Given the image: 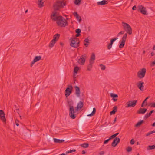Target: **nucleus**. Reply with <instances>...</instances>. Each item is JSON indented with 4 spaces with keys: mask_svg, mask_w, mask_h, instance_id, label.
<instances>
[{
    "mask_svg": "<svg viewBox=\"0 0 155 155\" xmlns=\"http://www.w3.org/2000/svg\"><path fill=\"white\" fill-rule=\"evenodd\" d=\"M87 58V55L85 54L81 56L80 58L78 60V63L81 65H84Z\"/></svg>",
    "mask_w": 155,
    "mask_h": 155,
    "instance_id": "1a4fd4ad",
    "label": "nucleus"
},
{
    "mask_svg": "<svg viewBox=\"0 0 155 155\" xmlns=\"http://www.w3.org/2000/svg\"><path fill=\"white\" fill-rule=\"evenodd\" d=\"M88 37L85 38L84 41V44L86 47H87L90 43Z\"/></svg>",
    "mask_w": 155,
    "mask_h": 155,
    "instance_id": "b1692460",
    "label": "nucleus"
},
{
    "mask_svg": "<svg viewBox=\"0 0 155 155\" xmlns=\"http://www.w3.org/2000/svg\"><path fill=\"white\" fill-rule=\"evenodd\" d=\"M86 153L85 151L84 150H83L82 151V153L83 154H85Z\"/></svg>",
    "mask_w": 155,
    "mask_h": 155,
    "instance_id": "052dcab7",
    "label": "nucleus"
},
{
    "mask_svg": "<svg viewBox=\"0 0 155 155\" xmlns=\"http://www.w3.org/2000/svg\"><path fill=\"white\" fill-rule=\"evenodd\" d=\"M110 140L109 139V138L108 139H107L106 140H105L104 142V144H107V143H108V141Z\"/></svg>",
    "mask_w": 155,
    "mask_h": 155,
    "instance_id": "8fccbe9b",
    "label": "nucleus"
},
{
    "mask_svg": "<svg viewBox=\"0 0 155 155\" xmlns=\"http://www.w3.org/2000/svg\"><path fill=\"white\" fill-rule=\"evenodd\" d=\"M154 112H155V111H154V110H152L149 113H148V114L150 116Z\"/></svg>",
    "mask_w": 155,
    "mask_h": 155,
    "instance_id": "3c124183",
    "label": "nucleus"
},
{
    "mask_svg": "<svg viewBox=\"0 0 155 155\" xmlns=\"http://www.w3.org/2000/svg\"><path fill=\"white\" fill-rule=\"evenodd\" d=\"M117 106H114L113 108V110L111 111L110 114L111 115H114L115 114V113L117 112Z\"/></svg>",
    "mask_w": 155,
    "mask_h": 155,
    "instance_id": "a878e982",
    "label": "nucleus"
},
{
    "mask_svg": "<svg viewBox=\"0 0 155 155\" xmlns=\"http://www.w3.org/2000/svg\"><path fill=\"white\" fill-rule=\"evenodd\" d=\"M18 120H15V124H16V126H18L19 125V124L18 123Z\"/></svg>",
    "mask_w": 155,
    "mask_h": 155,
    "instance_id": "864d4df0",
    "label": "nucleus"
},
{
    "mask_svg": "<svg viewBox=\"0 0 155 155\" xmlns=\"http://www.w3.org/2000/svg\"><path fill=\"white\" fill-rule=\"evenodd\" d=\"M127 152H129L132 151V148L130 147H128L126 149Z\"/></svg>",
    "mask_w": 155,
    "mask_h": 155,
    "instance_id": "4c0bfd02",
    "label": "nucleus"
},
{
    "mask_svg": "<svg viewBox=\"0 0 155 155\" xmlns=\"http://www.w3.org/2000/svg\"><path fill=\"white\" fill-rule=\"evenodd\" d=\"M81 0H75L74 4L76 5H79L80 4Z\"/></svg>",
    "mask_w": 155,
    "mask_h": 155,
    "instance_id": "e433bc0d",
    "label": "nucleus"
},
{
    "mask_svg": "<svg viewBox=\"0 0 155 155\" xmlns=\"http://www.w3.org/2000/svg\"><path fill=\"white\" fill-rule=\"evenodd\" d=\"M124 31H121L120 32H119L118 34L117 35V36L118 37V36H119L120 35L124 34Z\"/></svg>",
    "mask_w": 155,
    "mask_h": 155,
    "instance_id": "c03bdc74",
    "label": "nucleus"
},
{
    "mask_svg": "<svg viewBox=\"0 0 155 155\" xmlns=\"http://www.w3.org/2000/svg\"><path fill=\"white\" fill-rule=\"evenodd\" d=\"M84 119H82L80 121V124L81 125H82L84 122Z\"/></svg>",
    "mask_w": 155,
    "mask_h": 155,
    "instance_id": "09e8293b",
    "label": "nucleus"
},
{
    "mask_svg": "<svg viewBox=\"0 0 155 155\" xmlns=\"http://www.w3.org/2000/svg\"><path fill=\"white\" fill-rule=\"evenodd\" d=\"M119 134V133H116L114 134V136L115 137L117 136Z\"/></svg>",
    "mask_w": 155,
    "mask_h": 155,
    "instance_id": "bf43d9fd",
    "label": "nucleus"
},
{
    "mask_svg": "<svg viewBox=\"0 0 155 155\" xmlns=\"http://www.w3.org/2000/svg\"><path fill=\"white\" fill-rule=\"evenodd\" d=\"M104 153V151H101L100 153V155H103Z\"/></svg>",
    "mask_w": 155,
    "mask_h": 155,
    "instance_id": "13d9d810",
    "label": "nucleus"
},
{
    "mask_svg": "<svg viewBox=\"0 0 155 155\" xmlns=\"http://www.w3.org/2000/svg\"><path fill=\"white\" fill-rule=\"evenodd\" d=\"M0 118L3 122H5L6 119L5 117V114L2 110H0Z\"/></svg>",
    "mask_w": 155,
    "mask_h": 155,
    "instance_id": "a211bd4d",
    "label": "nucleus"
},
{
    "mask_svg": "<svg viewBox=\"0 0 155 155\" xmlns=\"http://www.w3.org/2000/svg\"><path fill=\"white\" fill-rule=\"evenodd\" d=\"M96 110L95 108H93V111L92 112V113L89 114H88L87 115V116H93L95 114V112H96Z\"/></svg>",
    "mask_w": 155,
    "mask_h": 155,
    "instance_id": "c756f323",
    "label": "nucleus"
},
{
    "mask_svg": "<svg viewBox=\"0 0 155 155\" xmlns=\"http://www.w3.org/2000/svg\"><path fill=\"white\" fill-rule=\"evenodd\" d=\"M28 11V10H26L25 11V13H26Z\"/></svg>",
    "mask_w": 155,
    "mask_h": 155,
    "instance_id": "774afa93",
    "label": "nucleus"
},
{
    "mask_svg": "<svg viewBox=\"0 0 155 155\" xmlns=\"http://www.w3.org/2000/svg\"><path fill=\"white\" fill-rule=\"evenodd\" d=\"M73 87L71 85H69L65 90V95L66 97H68L72 92Z\"/></svg>",
    "mask_w": 155,
    "mask_h": 155,
    "instance_id": "6e6552de",
    "label": "nucleus"
},
{
    "mask_svg": "<svg viewBox=\"0 0 155 155\" xmlns=\"http://www.w3.org/2000/svg\"><path fill=\"white\" fill-rule=\"evenodd\" d=\"M137 102V100H134L129 101L127 103L126 107L127 108L134 107L135 106Z\"/></svg>",
    "mask_w": 155,
    "mask_h": 155,
    "instance_id": "9d476101",
    "label": "nucleus"
},
{
    "mask_svg": "<svg viewBox=\"0 0 155 155\" xmlns=\"http://www.w3.org/2000/svg\"><path fill=\"white\" fill-rule=\"evenodd\" d=\"M136 9H137V7H136V6L135 5L132 8V10H136Z\"/></svg>",
    "mask_w": 155,
    "mask_h": 155,
    "instance_id": "6e6d98bb",
    "label": "nucleus"
},
{
    "mask_svg": "<svg viewBox=\"0 0 155 155\" xmlns=\"http://www.w3.org/2000/svg\"><path fill=\"white\" fill-rule=\"evenodd\" d=\"M146 73V69L145 68H143L137 72V76L140 78H142L144 77Z\"/></svg>",
    "mask_w": 155,
    "mask_h": 155,
    "instance_id": "0eeeda50",
    "label": "nucleus"
},
{
    "mask_svg": "<svg viewBox=\"0 0 155 155\" xmlns=\"http://www.w3.org/2000/svg\"><path fill=\"white\" fill-rule=\"evenodd\" d=\"M95 59V56L94 53H92L89 60V62L91 64H93Z\"/></svg>",
    "mask_w": 155,
    "mask_h": 155,
    "instance_id": "aec40b11",
    "label": "nucleus"
},
{
    "mask_svg": "<svg viewBox=\"0 0 155 155\" xmlns=\"http://www.w3.org/2000/svg\"><path fill=\"white\" fill-rule=\"evenodd\" d=\"M75 94L78 97H79L80 96V91L79 87L78 86H75Z\"/></svg>",
    "mask_w": 155,
    "mask_h": 155,
    "instance_id": "f3484780",
    "label": "nucleus"
},
{
    "mask_svg": "<svg viewBox=\"0 0 155 155\" xmlns=\"http://www.w3.org/2000/svg\"><path fill=\"white\" fill-rule=\"evenodd\" d=\"M147 111V109L140 108L137 111V113L139 114H143L146 112Z\"/></svg>",
    "mask_w": 155,
    "mask_h": 155,
    "instance_id": "412c9836",
    "label": "nucleus"
},
{
    "mask_svg": "<svg viewBox=\"0 0 155 155\" xmlns=\"http://www.w3.org/2000/svg\"><path fill=\"white\" fill-rule=\"evenodd\" d=\"M42 0H38V6L40 7H42L44 5V2H43Z\"/></svg>",
    "mask_w": 155,
    "mask_h": 155,
    "instance_id": "cd10ccee",
    "label": "nucleus"
},
{
    "mask_svg": "<svg viewBox=\"0 0 155 155\" xmlns=\"http://www.w3.org/2000/svg\"><path fill=\"white\" fill-rule=\"evenodd\" d=\"M149 117H150V116L149 115V114H148V113H147L146 114V115L144 116V119H146L148 118Z\"/></svg>",
    "mask_w": 155,
    "mask_h": 155,
    "instance_id": "49530a36",
    "label": "nucleus"
},
{
    "mask_svg": "<svg viewBox=\"0 0 155 155\" xmlns=\"http://www.w3.org/2000/svg\"><path fill=\"white\" fill-rule=\"evenodd\" d=\"M153 49V50H155V45L154 46Z\"/></svg>",
    "mask_w": 155,
    "mask_h": 155,
    "instance_id": "69168bd1",
    "label": "nucleus"
},
{
    "mask_svg": "<svg viewBox=\"0 0 155 155\" xmlns=\"http://www.w3.org/2000/svg\"><path fill=\"white\" fill-rule=\"evenodd\" d=\"M116 120H117V117H115L114 120V123L116 122Z\"/></svg>",
    "mask_w": 155,
    "mask_h": 155,
    "instance_id": "0e129e2a",
    "label": "nucleus"
},
{
    "mask_svg": "<svg viewBox=\"0 0 155 155\" xmlns=\"http://www.w3.org/2000/svg\"><path fill=\"white\" fill-rule=\"evenodd\" d=\"M66 5V3L64 2L63 0H59L56 2L53 5V8L55 11L59 10Z\"/></svg>",
    "mask_w": 155,
    "mask_h": 155,
    "instance_id": "f03ea898",
    "label": "nucleus"
},
{
    "mask_svg": "<svg viewBox=\"0 0 155 155\" xmlns=\"http://www.w3.org/2000/svg\"><path fill=\"white\" fill-rule=\"evenodd\" d=\"M118 39L117 37H116L112 39L110 41V43L107 46V49H110L112 48V44L113 42L116 40Z\"/></svg>",
    "mask_w": 155,
    "mask_h": 155,
    "instance_id": "6ab92c4d",
    "label": "nucleus"
},
{
    "mask_svg": "<svg viewBox=\"0 0 155 155\" xmlns=\"http://www.w3.org/2000/svg\"><path fill=\"white\" fill-rule=\"evenodd\" d=\"M113 100L115 101H117V99H115L114 98H113Z\"/></svg>",
    "mask_w": 155,
    "mask_h": 155,
    "instance_id": "680f3d73",
    "label": "nucleus"
},
{
    "mask_svg": "<svg viewBox=\"0 0 155 155\" xmlns=\"http://www.w3.org/2000/svg\"><path fill=\"white\" fill-rule=\"evenodd\" d=\"M54 142L56 143H61L63 142L64 140H60L56 138H54L53 139Z\"/></svg>",
    "mask_w": 155,
    "mask_h": 155,
    "instance_id": "bb28decb",
    "label": "nucleus"
},
{
    "mask_svg": "<svg viewBox=\"0 0 155 155\" xmlns=\"http://www.w3.org/2000/svg\"><path fill=\"white\" fill-rule=\"evenodd\" d=\"M153 133H155V131L153 130V131H150V132L147 133V134H146V136H148L150 135L151 134Z\"/></svg>",
    "mask_w": 155,
    "mask_h": 155,
    "instance_id": "ea45409f",
    "label": "nucleus"
},
{
    "mask_svg": "<svg viewBox=\"0 0 155 155\" xmlns=\"http://www.w3.org/2000/svg\"><path fill=\"white\" fill-rule=\"evenodd\" d=\"M60 45H63V43H61H61H60Z\"/></svg>",
    "mask_w": 155,
    "mask_h": 155,
    "instance_id": "338daca9",
    "label": "nucleus"
},
{
    "mask_svg": "<svg viewBox=\"0 0 155 155\" xmlns=\"http://www.w3.org/2000/svg\"><path fill=\"white\" fill-rule=\"evenodd\" d=\"M150 105L151 107H155V102L151 103L150 104Z\"/></svg>",
    "mask_w": 155,
    "mask_h": 155,
    "instance_id": "de8ad7c7",
    "label": "nucleus"
},
{
    "mask_svg": "<svg viewBox=\"0 0 155 155\" xmlns=\"http://www.w3.org/2000/svg\"><path fill=\"white\" fill-rule=\"evenodd\" d=\"M41 57L40 56L35 57L34 59L32 61L31 63V67L35 62L41 60Z\"/></svg>",
    "mask_w": 155,
    "mask_h": 155,
    "instance_id": "2eb2a0df",
    "label": "nucleus"
},
{
    "mask_svg": "<svg viewBox=\"0 0 155 155\" xmlns=\"http://www.w3.org/2000/svg\"><path fill=\"white\" fill-rule=\"evenodd\" d=\"M143 122V120H142L140 121L139 122H138V123H137V124L135 125V127H138L141 125L142 124Z\"/></svg>",
    "mask_w": 155,
    "mask_h": 155,
    "instance_id": "f704fd0d",
    "label": "nucleus"
},
{
    "mask_svg": "<svg viewBox=\"0 0 155 155\" xmlns=\"http://www.w3.org/2000/svg\"><path fill=\"white\" fill-rule=\"evenodd\" d=\"M135 143V142L134 141V139H132L130 141V144L131 145H133Z\"/></svg>",
    "mask_w": 155,
    "mask_h": 155,
    "instance_id": "a18cd8bd",
    "label": "nucleus"
},
{
    "mask_svg": "<svg viewBox=\"0 0 155 155\" xmlns=\"http://www.w3.org/2000/svg\"><path fill=\"white\" fill-rule=\"evenodd\" d=\"M83 105V102L81 101H79L78 104L77 106L75 107V110L74 109V115H76V113L82 108Z\"/></svg>",
    "mask_w": 155,
    "mask_h": 155,
    "instance_id": "423d86ee",
    "label": "nucleus"
},
{
    "mask_svg": "<svg viewBox=\"0 0 155 155\" xmlns=\"http://www.w3.org/2000/svg\"><path fill=\"white\" fill-rule=\"evenodd\" d=\"M137 11L144 15H147V11L146 8L142 5H139L137 6Z\"/></svg>",
    "mask_w": 155,
    "mask_h": 155,
    "instance_id": "9b49d317",
    "label": "nucleus"
},
{
    "mask_svg": "<svg viewBox=\"0 0 155 155\" xmlns=\"http://www.w3.org/2000/svg\"><path fill=\"white\" fill-rule=\"evenodd\" d=\"M110 96L111 97H113V98H117L118 97V95L117 94L113 93H111L110 94Z\"/></svg>",
    "mask_w": 155,
    "mask_h": 155,
    "instance_id": "a19ab883",
    "label": "nucleus"
},
{
    "mask_svg": "<svg viewBox=\"0 0 155 155\" xmlns=\"http://www.w3.org/2000/svg\"><path fill=\"white\" fill-rule=\"evenodd\" d=\"M152 126L153 127L155 126V122L153 123V124L152 125Z\"/></svg>",
    "mask_w": 155,
    "mask_h": 155,
    "instance_id": "e2e57ef3",
    "label": "nucleus"
},
{
    "mask_svg": "<svg viewBox=\"0 0 155 155\" xmlns=\"http://www.w3.org/2000/svg\"><path fill=\"white\" fill-rule=\"evenodd\" d=\"M144 82L140 81L137 84V85L138 88L141 91H143L144 89Z\"/></svg>",
    "mask_w": 155,
    "mask_h": 155,
    "instance_id": "dca6fc26",
    "label": "nucleus"
},
{
    "mask_svg": "<svg viewBox=\"0 0 155 155\" xmlns=\"http://www.w3.org/2000/svg\"><path fill=\"white\" fill-rule=\"evenodd\" d=\"M75 32L77 33L80 34L81 32V30L80 29H77L76 30Z\"/></svg>",
    "mask_w": 155,
    "mask_h": 155,
    "instance_id": "37998d69",
    "label": "nucleus"
},
{
    "mask_svg": "<svg viewBox=\"0 0 155 155\" xmlns=\"http://www.w3.org/2000/svg\"><path fill=\"white\" fill-rule=\"evenodd\" d=\"M122 26L123 29L126 32L127 34L130 35L132 34V29L130 25L124 22H122Z\"/></svg>",
    "mask_w": 155,
    "mask_h": 155,
    "instance_id": "20e7f679",
    "label": "nucleus"
},
{
    "mask_svg": "<svg viewBox=\"0 0 155 155\" xmlns=\"http://www.w3.org/2000/svg\"><path fill=\"white\" fill-rule=\"evenodd\" d=\"M56 22L58 25L61 27H65L68 25L67 21L61 16H60Z\"/></svg>",
    "mask_w": 155,
    "mask_h": 155,
    "instance_id": "39448f33",
    "label": "nucleus"
},
{
    "mask_svg": "<svg viewBox=\"0 0 155 155\" xmlns=\"http://www.w3.org/2000/svg\"><path fill=\"white\" fill-rule=\"evenodd\" d=\"M155 65V60L153 61L152 62V63L151 64V66H154Z\"/></svg>",
    "mask_w": 155,
    "mask_h": 155,
    "instance_id": "5fc2aeb1",
    "label": "nucleus"
},
{
    "mask_svg": "<svg viewBox=\"0 0 155 155\" xmlns=\"http://www.w3.org/2000/svg\"><path fill=\"white\" fill-rule=\"evenodd\" d=\"M80 146L82 147L86 148H87L89 146V144L87 143H84L83 144H82L80 145Z\"/></svg>",
    "mask_w": 155,
    "mask_h": 155,
    "instance_id": "2f4dec72",
    "label": "nucleus"
},
{
    "mask_svg": "<svg viewBox=\"0 0 155 155\" xmlns=\"http://www.w3.org/2000/svg\"><path fill=\"white\" fill-rule=\"evenodd\" d=\"M74 16L76 17L78 21L79 22H80L81 21V18L80 16L78 13L76 12H75L73 13Z\"/></svg>",
    "mask_w": 155,
    "mask_h": 155,
    "instance_id": "4be33fe9",
    "label": "nucleus"
},
{
    "mask_svg": "<svg viewBox=\"0 0 155 155\" xmlns=\"http://www.w3.org/2000/svg\"><path fill=\"white\" fill-rule=\"evenodd\" d=\"M101 68L102 70H104L105 69V66L103 64H101L100 65Z\"/></svg>",
    "mask_w": 155,
    "mask_h": 155,
    "instance_id": "79ce46f5",
    "label": "nucleus"
},
{
    "mask_svg": "<svg viewBox=\"0 0 155 155\" xmlns=\"http://www.w3.org/2000/svg\"><path fill=\"white\" fill-rule=\"evenodd\" d=\"M149 98V97H148L144 100L143 101V103L141 104V107H143L144 106V104L145 103H146L145 105L146 106L147 105V99H148Z\"/></svg>",
    "mask_w": 155,
    "mask_h": 155,
    "instance_id": "473e14b6",
    "label": "nucleus"
},
{
    "mask_svg": "<svg viewBox=\"0 0 155 155\" xmlns=\"http://www.w3.org/2000/svg\"><path fill=\"white\" fill-rule=\"evenodd\" d=\"M58 13L56 12V11L54 10L51 14V18L52 20L54 21H57L60 16H58Z\"/></svg>",
    "mask_w": 155,
    "mask_h": 155,
    "instance_id": "ddd939ff",
    "label": "nucleus"
},
{
    "mask_svg": "<svg viewBox=\"0 0 155 155\" xmlns=\"http://www.w3.org/2000/svg\"><path fill=\"white\" fill-rule=\"evenodd\" d=\"M127 35V33H125L122 37L120 43L119 45L120 48H122L124 46Z\"/></svg>",
    "mask_w": 155,
    "mask_h": 155,
    "instance_id": "f8f14e48",
    "label": "nucleus"
},
{
    "mask_svg": "<svg viewBox=\"0 0 155 155\" xmlns=\"http://www.w3.org/2000/svg\"><path fill=\"white\" fill-rule=\"evenodd\" d=\"M67 102L68 105L70 107L69 115L71 118L72 119H74L76 117V115H74V107L73 105L74 102L72 100L68 99Z\"/></svg>",
    "mask_w": 155,
    "mask_h": 155,
    "instance_id": "f257e3e1",
    "label": "nucleus"
},
{
    "mask_svg": "<svg viewBox=\"0 0 155 155\" xmlns=\"http://www.w3.org/2000/svg\"><path fill=\"white\" fill-rule=\"evenodd\" d=\"M56 41H54L53 40H52L50 42V44L49 45V47L52 48L53 46H54V45L56 43Z\"/></svg>",
    "mask_w": 155,
    "mask_h": 155,
    "instance_id": "c85d7f7f",
    "label": "nucleus"
},
{
    "mask_svg": "<svg viewBox=\"0 0 155 155\" xmlns=\"http://www.w3.org/2000/svg\"><path fill=\"white\" fill-rule=\"evenodd\" d=\"M114 138H115V137H114V135L113 134V135H112L110 137L109 139L110 140L111 139H112Z\"/></svg>",
    "mask_w": 155,
    "mask_h": 155,
    "instance_id": "603ef678",
    "label": "nucleus"
},
{
    "mask_svg": "<svg viewBox=\"0 0 155 155\" xmlns=\"http://www.w3.org/2000/svg\"><path fill=\"white\" fill-rule=\"evenodd\" d=\"M81 35V34H79V33H77V34H76L75 35V37L76 38H77V37H79V36H80Z\"/></svg>",
    "mask_w": 155,
    "mask_h": 155,
    "instance_id": "4d7b16f0",
    "label": "nucleus"
},
{
    "mask_svg": "<svg viewBox=\"0 0 155 155\" xmlns=\"http://www.w3.org/2000/svg\"><path fill=\"white\" fill-rule=\"evenodd\" d=\"M93 64H91L90 63V62H89V64H88V65L87 66V70L89 71H90L91 70V68L92 67V65Z\"/></svg>",
    "mask_w": 155,
    "mask_h": 155,
    "instance_id": "72a5a7b5",
    "label": "nucleus"
},
{
    "mask_svg": "<svg viewBox=\"0 0 155 155\" xmlns=\"http://www.w3.org/2000/svg\"><path fill=\"white\" fill-rule=\"evenodd\" d=\"M60 36V35L59 34H56L54 36L52 40L56 42L59 39Z\"/></svg>",
    "mask_w": 155,
    "mask_h": 155,
    "instance_id": "393cba45",
    "label": "nucleus"
},
{
    "mask_svg": "<svg viewBox=\"0 0 155 155\" xmlns=\"http://www.w3.org/2000/svg\"><path fill=\"white\" fill-rule=\"evenodd\" d=\"M120 139L117 137H115L113 140L111 145L114 147H115L120 142Z\"/></svg>",
    "mask_w": 155,
    "mask_h": 155,
    "instance_id": "4468645a",
    "label": "nucleus"
},
{
    "mask_svg": "<svg viewBox=\"0 0 155 155\" xmlns=\"http://www.w3.org/2000/svg\"><path fill=\"white\" fill-rule=\"evenodd\" d=\"M155 149V145H149L148 146L147 148V150H151L152 149Z\"/></svg>",
    "mask_w": 155,
    "mask_h": 155,
    "instance_id": "7c9ffc66",
    "label": "nucleus"
},
{
    "mask_svg": "<svg viewBox=\"0 0 155 155\" xmlns=\"http://www.w3.org/2000/svg\"><path fill=\"white\" fill-rule=\"evenodd\" d=\"M108 3V1L106 0H103L97 2V4L99 5H103Z\"/></svg>",
    "mask_w": 155,
    "mask_h": 155,
    "instance_id": "5701e85b",
    "label": "nucleus"
},
{
    "mask_svg": "<svg viewBox=\"0 0 155 155\" xmlns=\"http://www.w3.org/2000/svg\"><path fill=\"white\" fill-rule=\"evenodd\" d=\"M69 40L71 41L70 45L71 47L74 48H77L79 46L80 41L78 38L76 37H71Z\"/></svg>",
    "mask_w": 155,
    "mask_h": 155,
    "instance_id": "7ed1b4c3",
    "label": "nucleus"
},
{
    "mask_svg": "<svg viewBox=\"0 0 155 155\" xmlns=\"http://www.w3.org/2000/svg\"><path fill=\"white\" fill-rule=\"evenodd\" d=\"M79 68L78 67V66L75 67L74 68V72L76 74L78 72V71L79 70Z\"/></svg>",
    "mask_w": 155,
    "mask_h": 155,
    "instance_id": "c9c22d12",
    "label": "nucleus"
},
{
    "mask_svg": "<svg viewBox=\"0 0 155 155\" xmlns=\"http://www.w3.org/2000/svg\"><path fill=\"white\" fill-rule=\"evenodd\" d=\"M76 151L75 149L71 150H70L67 151L66 152V153H69L75 152Z\"/></svg>",
    "mask_w": 155,
    "mask_h": 155,
    "instance_id": "58836bf2",
    "label": "nucleus"
}]
</instances>
